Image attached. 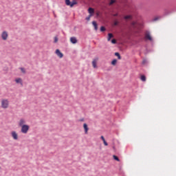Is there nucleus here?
<instances>
[{
	"mask_svg": "<svg viewBox=\"0 0 176 176\" xmlns=\"http://www.w3.org/2000/svg\"><path fill=\"white\" fill-rule=\"evenodd\" d=\"M19 126L21 127V132L22 134H27L30 131V126L25 124V120L21 119L19 122Z\"/></svg>",
	"mask_w": 176,
	"mask_h": 176,
	"instance_id": "f257e3e1",
	"label": "nucleus"
},
{
	"mask_svg": "<svg viewBox=\"0 0 176 176\" xmlns=\"http://www.w3.org/2000/svg\"><path fill=\"white\" fill-rule=\"evenodd\" d=\"M9 105H10V102H9V99H1V108H2V109H8V108H9Z\"/></svg>",
	"mask_w": 176,
	"mask_h": 176,
	"instance_id": "f03ea898",
	"label": "nucleus"
},
{
	"mask_svg": "<svg viewBox=\"0 0 176 176\" xmlns=\"http://www.w3.org/2000/svg\"><path fill=\"white\" fill-rule=\"evenodd\" d=\"M65 4L67 6H70V8H74V5H77L78 2L76 0H73L72 2L69 0H65Z\"/></svg>",
	"mask_w": 176,
	"mask_h": 176,
	"instance_id": "7ed1b4c3",
	"label": "nucleus"
},
{
	"mask_svg": "<svg viewBox=\"0 0 176 176\" xmlns=\"http://www.w3.org/2000/svg\"><path fill=\"white\" fill-rule=\"evenodd\" d=\"M1 36L3 41H8V38H9V33H8L7 31H3L2 32Z\"/></svg>",
	"mask_w": 176,
	"mask_h": 176,
	"instance_id": "20e7f679",
	"label": "nucleus"
},
{
	"mask_svg": "<svg viewBox=\"0 0 176 176\" xmlns=\"http://www.w3.org/2000/svg\"><path fill=\"white\" fill-rule=\"evenodd\" d=\"M11 135H12L13 140H19V135L17 134V133L16 131L11 132Z\"/></svg>",
	"mask_w": 176,
	"mask_h": 176,
	"instance_id": "39448f33",
	"label": "nucleus"
},
{
	"mask_svg": "<svg viewBox=\"0 0 176 176\" xmlns=\"http://www.w3.org/2000/svg\"><path fill=\"white\" fill-rule=\"evenodd\" d=\"M56 54L59 57V58H63V57H64V54L60 51V50H56Z\"/></svg>",
	"mask_w": 176,
	"mask_h": 176,
	"instance_id": "423d86ee",
	"label": "nucleus"
},
{
	"mask_svg": "<svg viewBox=\"0 0 176 176\" xmlns=\"http://www.w3.org/2000/svg\"><path fill=\"white\" fill-rule=\"evenodd\" d=\"M97 61H98V58H96L93 60L92 65H93L94 68H97Z\"/></svg>",
	"mask_w": 176,
	"mask_h": 176,
	"instance_id": "0eeeda50",
	"label": "nucleus"
},
{
	"mask_svg": "<svg viewBox=\"0 0 176 176\" xmlns=\"http://www.w3.org/2000/svg\"><path fill=\"white\" fill-rule=\"evenodd\" d=\"M70 42L71 43H73L74 45H75V43H78V39H76V37H71Z\"/></svg>",
	"mask_w": 176,
	"mask_h": 176,
	"instance_id": "6e6552de",
	"label": "nucleus"
},
{
	"mask_svg": "<svg viewBox=\"0 0 176 176\" xmlns=\"http://www.w3.org/2000/svg\"><path fill=\"white\" fill-rule=\"evenodd\" d=\"M83 128L85 129V133L87 134V133L89 132V127L87 126V124L85 123L83 124Z\"/></svg>",
	"mask_w": 176,
	"mask_h": 176,
	"instance_id": "1a4fd4ad",
	"label": "nucleus"
},
{
	"mask_svg": "<svg viewBox=\"0 0 176 176\" xmlns=\"http://www.w3.org/2000/svg\"><path fill=\"white\" fill-rule=\"evenodd\" d=\"M145 38L148 39V41H152V36H151V34L149 33H146Z\"/></svg>",
	"mask_w": 176,
	"mask_h": 176,
	"instance_id": "9d476101",
	"label": "nucleus"
},
{
	"mask_svg": "<svg viewBox=\"0 0 176 176\" xmlns=\"http://www.w3.org/2000/svg\"><path fill=\"white\" fill-rule=\"evenodd\" d=\"M92 25H94V30H95V31H97V30H98V25H97V22H96V21H93L92 22Z\"/></svg>",
	"mask_w": 176,
	"mask_h": 176,
	"instance_id": "9b49d317",
	"label": "nucleus"
},
{
	"mask_svg": "<svg viewBox=\"0 0 176 176\" xmlns=\"http://www.w3.org/2000/svg\"><path fill=\"white\" fill-rule=\"evenodd\" d=\"M15 82L16 83H20V85L23 86V80H21V78H16Z\"/></svg>",
	"mask_w": 176,
	"mask_h": 176,
	"instance_id": "f8f14e48",
	"label": "nucleus"
},
{
	"mask_svg": "<svg viewBox=\"0 0 176 176\" xmlns=\"http://www.w3.org/2000/svg\"><path fill=\"white\" fill-rule=\"evenodd\" d=\"M88 12L89 13V15L93 16V14L94 13V9L89 8L88 9Z\"/></svg>",
	"mask_w": 176,
	"mask_h": 176,
	"instance_id": "ddd939ff",
	"label": "nucleus"
},
{
	"mask_svg": "<svg viewBox=\"0 0 176 176\" xmlns=\"http://www.w3.org/2000/svg\"><path fill=\"white\" fill-rule=\"evenodd\" d=\"M113 38V34H112V33H109L108 34V38H107V41H111V38Z\"/></svg>",
	"mask_w": 176,
	"mask_h": 176,
	"instance_id": "4468645a",
	"label": "nucleus"
},
{
	"mask_svg": "<svg viewBox=\"0 0 176 176\" xmlns=\"http://www.w3.org/2000/svg\"><path fill=\"white\" fill-rule=\"evenodd\" d=\"M140 80L142 81V82H146V77H145V76L144 75H142L140 76Z\"/></svg>",
	"mask_w": 176,
	"mask_h": 176,
	"instance_id": "2eb2a0df",
	"label": "nucleus"
},
{
	"mask_svg": "<svg viewBox=\"0 0 176 176\" xmlns=\"http://www.w3.org/2000/svg\"><path fill=\"white\" fill-rule=\"evenodd\" d=\"M115 56H116V57H118V60L122 59V56H120V54H119L118 52H116Z\"/></svg>",
	"mask_w": 176,
	"mask_h": 176,
	"instance_id": "dca6fc26",
	"label": "nucleus"
},
{
	"mask_svg": "<svg viewBox=\"0 0 176 176\" xmlns=\"http://www.w3.org/2000/svg\"><path fill=\"white\" fill-rule=\"evenodd\" d=\"M117 63H118V60L116 59H114L112 60L111 64L112 65H116Z\"/></svg>",
	"mask_w": 176,
	"mask_h": 176,
	"instance_id": "f3484780",
	"label": "nucleus"
},
{
	"mask_svg": "<svg viewBox=\"0 0 176 176\" xmlns=\"http://www.w3.org/2000/svg\"><path fill=\"white\" fill-rule=\"evenodd\" d=\"M113 157L114 160H116L117 162H120L119 157H118V156L113 155Z\"/></svg>",
	"mask_w": 176,
	"mask_h": 176,
	"instance_id": "a211bd4d",
	"label": "nucleus"
},
{
	"mask_svg": "<svg viewBox=\"0 0 176 176\" xmlns=\"http://www.w3.org/2000/svg\"><path fill=\"white\" fill-rule=\"evenodd\" d=\"M124 19H125V20H129V19H131V15H126V16H124Z\"/></svg>",
	"mask_w": 176,
	"mask_h": 176,
	"instance_id": "6ab92c4d",
	"label": "nucleus"
},
{
	"mask_svg": "<svg viewBox=\"0 0 176 176\" xmlns=\"http://www.w3.org/2000/svg\"><path fill=\"white\" fill-rule=\"evenodd\" d=\"M115 2H116V0H111L109 5H113V3H115Z\"/></svg>",
	"mask_w": 176,
	"mask_h": 176,
	"instance_id": "aec40b11",
	"label": "nucleus"
},
{
	"mask_svg": "<svg viewBox=\"0 0 176 176\" xmlns=\"http://www.w3.org/2000/svg\"><path fill=\"white\" fill-rule=\"evenodd\" d=\"M100 31H101V32H104V31H105V27L102 26V27L100 28Z\"/></svg>",
	"mask_w": 176,
	"mask_h": 176,
	"instance_id": "412c9836",
	"label": "nucleus"
},
{
	"mask_svg": "<svg viewBox=\"0 0 176 176\" xmlns=\"http://www.w3.org/2000/svg\"><path fill=\"white\" fill-rule=\"evenodd\" d=\"M103 143H104V145L105 146H108V142H107V141L104 140H103Z\"/></svg>",
	"mask_w": 176,
	"mask_h": 176,
	"instance_id": "4be33fe9",
	"label": "nucleus"
},
{
	"mask_svg": "<svg viewBox=\"0 0 176 176\" xmlns=\"http://www.w3.org/2000/svg\"><path fill=\"white\" fill-rule=\"evenodd\" d=\"M58 42V38L57 37H54V43H57Z\"/></svg>",
	"mask_w": 176,
	"mask_h": 176,
	"instance_id": "5701e85b",
	"label": "nucleus"
},
{
	"mask_svg": "<svg viewBox=\"0 0 176 176\" xmlns=\"http://www.w3.org/2000/svg\"><path fill=\"white\" fill-rule=\"evenodd\" d=\"M113 24H114V25H118V24H119V21H115Z\"/></svg>",
	"mask_w": 176,
	"mask_h": 176,
	"instance_id": "b1692460",
	"label": "nucleus"
},
{
	"mask_svg": "<svg viewBox=\"0 0 176 176\" xmlns=\"http://www.w3.org/2000/svg\"><path fill=\"white\" fill-rule=\"evenodd\" d=\"M90 17H91V15H89L88 17L86 18V20L87 21H90Z\"/></svg>",
	"mask_w": 176,
	"mask_h": 176,
	"instance_id": "393cba45",
	"label": "nucleus"
},
{
	"mask_svg": "<svg viewBox=\"0 0 176 176\" xmlns=\"http://www.w3.org/2000/svg\"><path fill=\"white\" fill-rule=\"evenodd\" d=\"M111 43H113V44L116 43V39L111 40Z\"/></svg>",
	"mask_w": 176,
	"mask_h": 176,
	"instance_id": "a878e982",
	"label": "nucleus"
},
{
	"mask_svg": "<svg viewBox=\"0 0 176 176\" xmlns=\"http://www.w3.org/2000/svg\"><path fill=\"white\" fill-rule=\"evenodd\" d=\"M132 25L133 27H135V25H137V23L135 22L132 23Z\"/></svg>",
	"mask_w": 176,
	"mask_h": 176,
	"instance_id": "bb28decb",
	"label": "nucleus"
},
{
	"mask_svg": "<svg viewBox=\"0 0 176 176\" xmlns=\"http://www.w3.org/2000/svg\"><path fill=\"white\" fill-rule=\"evenodd\" d=\"M100 138H101L102 141H104L105 140V138H104V136H101Z\"/></svg>",
	"mask_w": 176,
	"mask_h": 176,
	"instance_id": "cd10ccee",
	"label": "nucleus"
},
{
	"mask_svg": "<svg viewBox=\"0 0 176 176\" xmlns=\"http://www.w3.org/2000/svg\"><path fill=\"white\" fill-rule=\"evenodd\" d=\"M21 71L22 72H25V71L24 70V68H21Z\"/></svg>",
	"mask_w": 176,
	"mask_h": 176,
	"instance_id": "c85d7f7f",
	"label": "nucleus"
},
{
	"mask_svg": "<svg viewBox=\"0 0 176 176\" xmlns=\"http://www.w3.org/2000/svg\"><path fill=\"white\" fill-rule=\"evenodd\" d=\"M157 20H159V18L156 17L154 19V21H156Z\"/></svg>",
	"mask_w": 176,
	"mask_h": 176,
	"instance_id": "c756f323",
	"label": "nucleus"
},
{
	"mask_svg": "<svg viewBox=\"0 0 176 176\" xmlns=\"http://www.w3.org/2000/svg\"><path fill=\"white\" fill-rule=\"evenodd\" d=\"M113 16H114L115 17H116V16H118V13L114 14Z\"/></svg>",
	"mask_w": 176,
	"mask_h": 176,
	"instance_id": "7c9ffc66",
	"label": "nucleus"
},
{
	"mask_svg": "<svg viewBox=\"0 0 176 176\" xmlns=\"http://www.w3.org/2000/svg\"><path fill=\"white\" fill-rule=\"evenodd\" d=\"M0 170H1V166H0Z\"/></svg>",
	"mask_w": 176,
	"mask_h": 176,
	"instance_id": "2f4dec72",
	"label": "nucleus"
}]
</instances>
